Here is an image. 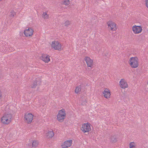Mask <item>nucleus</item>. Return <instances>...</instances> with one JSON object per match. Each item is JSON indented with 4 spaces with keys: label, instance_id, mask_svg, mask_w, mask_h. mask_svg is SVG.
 Here are the masks:
<instances>
[{
    "label": "nucleus",
    "instance_id": "3",
    "mask_svg": "<svg viewBox=\"0 0 148 148\" xmlns=\"http://www.w3.org/2000/svg\"><path fill=\"white\" fill-rule=\"evenodd\" d=\"M33 116V115L31 113L25 114L24 118L25 122L28 124L30 123L32 121Z\"/></svg>",
    "mask_w": 148,
    "mask_h": 148
},
{
    "label": "nucleus",
    "instance_id": "16",
    "mask_svg": "<svg viewBox=\"0 0 148 148\" xmlns=\"http://www.w3.org/2000/svg\"><path fill=\"white\" fill-rule=\"evenodd\" d=\"M38 142L37 140H34L32 143V148H35L38 146Z\"/></svg>",
    "mask_w": 148,
    "mask_h": 148
},
{
    "label": "nucleus",
    "instance_id": "17",
    "mask_svg": "<svg viewBox=\"0 0 148 148\" xmlns=\"http://www.w3.org/2000/svg\"><path fill=\"white\" fill-rule=\"evenodd\" d=\"M47 136L49 138H52L54 135L53 131H49L47 133Z\"/></svg>",
    "mask_w": 148,
    "mask_h": 148
},
{
    "label": "nucleus",
    "instance_id": "22",
    "mask_svg": "<svg viewBox=\"0 0 148 148\" xmlns=\"http://www.w3.org/2000/svg\"><path fill=\"white\" fill-rule=\"evenodd\" d=\"M71 24V21L68 20L66 21L64 23L65 26L66 27H68V26L70 25Z\"/></svg>",
    "mask_w": 148,
    "mask_h": 148
},
{
    "label": "nucleus",
    "instance_id": "4",
    "mask_svg": "<svg viewBox=\"0 0 148 148\" xmlns=\"http://www.w3.org/2000/svg\"><path fill=\"white\" fill-rule=\"evenodd\" d=\"M108 26V28L109 30L113 31H115L117 29L116 24L113 22L112 21H109L107 23Z\"/></svg>",
    "mask_w": 148,
    "mask_h": 148
},
{
    "label": "nucleus",
    "instance_id": "28",
    "mask_svg": "<svg viewBox=\"0 0 148 148\" xmlns=\"http://www.w3.org/2000/svg\"><path fill=\"white\" fill-rule=\"evenodd\" d=\"M2 92L0 91V99L2 98Z\"/></svg>",
    "mask_w": 148,
    "mask_h": 148
},
{
    "label": "nucleus",
    "instance_id": "12",
    "mask_svg": "<svg viewBox=\"0 0 148 148\" xmlns=\"http://www.w3.org/2000/svg\"><path fill=\"white\" fill-rule=\"evenodd\" d=\"M103 93L104 94V96L105 98L107 99L110 98L111 94L110 92L108 89L107 88L103 92Z\"/></svg>",
    "mask_w": 148,
    "mask_h": 148
},
{
    "label": "nucleus",
    "instance_id": "2",
    "mask_svg": "<svg viewBox=\"0 0 148 148\" xmlns=\"http://www.w3.org/2000/svg\"><path fill=\"white\" fill-rule=\"evenodd\" d=\"M92 127L90 123H87L86 124L84 123L82 125L81 129L84 133L88 132L91 131Z\"/></svg>",
    "mask_w": 148,
    "mask_h": 148
},
{
    "label": "nucleus",
    "instance_id": "25",
    "mask_svg": "<svg viewBox=\"0 0 148 148\" xmlns=\"http://www.w3.org/2000/svg\"><path fill=\"white\" fill-rule=\"evenodd\" d=\"M10 17H13L16 14V13L14 11V10H12L10 12Z\"/></svg>",
    "mask_w": 148,
    "mask_h": 148
},
{
    "label": "nucleus",
    "instance_id": "27",
    "mask_svg": "<svg viewBox=\"0 0 148 148\" xmlns=\"http://www.w3.org/2000/svg\"><path fill=\"white\" fill-rule=\"evenodd\" d=\"M146 6L148 8V0H146Z\"/></svg>",
    "mask_w": 148,
    "mask_h": 148
},
{
    "label": "nucleus",
    "instance_id": "20",
    "mask_svg": "<svg viewBox=\"0 0 148 148\" xmlns=\"http://www.w3.org/2000/svg\"><path fill=\"white\" fill-rule=\"evenodd\" d=\"M58 114H64V115H66L65 113V111L64 109H62L60 110L58 113Z\"/></svg>",
    "mask_w": 148,
    "mask_h": 148
},
{
    "label": "nucleus",
    "instance_id": "26",
    "mask_svg": "<svg viewBox=\"0 0 148 148\" xmlns=\"http://www.w3.org/2000/svg\"><path fill=\"white\" fill-rule=\"evenodd\" d=\"M134 144L135 143L134 142H131L129 145L130 148H132L135 147V146L134 145Z\"/></svg>",
    "mask_w": 148,
    "mask_h": 148
},
{
    "label": "nucleus",
    "instance_id": "6",
    "mask_svg": "<svg viewBox=\"0 0 148 148\" xmlns=\"http://www.w3.org/2000/svg\"><path fill=\"white\" fill-rule=\"evenodd\" d=\"M33 32V29L30 28H29L24 30V34L26 37L31 36H32Z\"/></svg>",
    "mask_w": 148,
    "mask_h": 148
},
{
    "label": "nucleus",
    "instance_id": "13",
    "mask_svg": "<svg viewBox=\"0 0 148 148\" xmlns=\"http://www.w3.org/2000/svg\"><path fill=\"white\" fill-rule=\"evenodd\" d=\"M1 121L3 124H8L11 122V121L6 118L5 116H3L1 118Z\"/></svg>",
    "mask_w": 148,
    "mask_h": 148
},
{
    "label": "nucleus",
    "instance_id": "21",
    "mask_svg": "<svg viewBox=\"0 0 148 148\" xmlns=\"http://www.w3.org/2000/svg\"><path fill=\"white\" fill-rule=\"evenodd\" d=\"M4 116H5L6 118L8 119L11 121V119L12 117V115L11 114H5Z\"/></svg>",
    "mask_w": 148,
    "mask_h": 148
},
{
    "label": "nucleus",
    "instance_id": "9",
    "mask_svg": "<svg viewBox=\"0 0 148 148\" xmlns=\"http://www.w3.org/2000/svg\"><path fill=\"white\" fill-rule=\"evenodd\" d=\"M72 140H71L66 141L64 144L61 145L62 148H66L70 147L71 145Z\"/></svg>",
    "mask_w": 148,
    "mask_h": 148
},
{
    "label": "nucleus",
    "instance_id": "5",
    "mask_svg": "<svg viewBox=\"0 0 148 148\" xmlns=\"http://www.w3.org/2000/svg\"><path fill=\"white\" fill-rule=\"evenodd\" d=\"M51 46L55 50L59 51L61 50V44L58 41H54L53 42Z\"/></svg>",
    "mask_w": 148,
    "mask_h": 148
},
{
    "label": "nucleus",
    "instance_id": "19",
    "mask_svg": "<svg viewBox=\"0 0 148 148\" xmlns=\"http://www.w3.org/2000/svg\"><path fill=\"white\" fill-rule=\"evenodd\" d=\"M81 87L80 85L77 86L75 90V92L77 94H78L80 91H81Z\"/></svg>",
    "mask_w": 148,
    "mask_h": 148
},
{
    "label": "nucleus",
    "instance_id": "8",
    "mask_svg": "<svg viewBox=\"0 0 148 148\" xmlns=\"http://www.w3.org/2000/svg\"><path fill=\"white\" fill-rule=\"evenodd\" d=\"M132 30L135 34H138L140 33L142 30V27L140 26L135 25L132 28Z\"/></svg>",
    "mask_w": 148,
    "mask_h": 148
},
{
    "label": "nucleus",
    "instance_id": "15",
    "mask_svg": "<svg viewBox=\"0 0 148 148\" xmlns=\"http://www.w3.org/2000/svg\"><path fill=\"white\" fill-rule=\"evenodd\" d=\"M117 136L116 135L112 136L110 137V142L112 143H115L117 141Z\"/></svg>",
    "mask_w": 148,
    "mask_h": 148
},
{
    "label": "nucleus",
    "instance_id": "24",
    "mask_svg": "<svg viewBox=\"0 0 148 148\" xmlns=\"http://www.w3.org/2000/svg\"><path fill=\"white\" fill-rule=\"evenodd\" d=\"M37 80L35 81L33 83L32 86V88H35L37 85Z\"/></svg>",
    "mask_w": 148,
    "mask_h": 148
},
{
    "label": "nucleus",
    "instance_id": "23",
    "mask_svg": "<svg viewBox=\"0 0 148 148\" xmlns=\"http://www.w3.org/2000/svg\"><path fill=\"white\" fill-rule=\"evenodd\" d=\"M42 16L44 19H47L49 18V15L46 12H43L42 15Z\"/></svg>",
    "mask_w": 148,
    "mask_h": 148
},
{
    "label": "nucleus",
    "instance_id": "18",
    "mask_svg": "<svg viewBox=\"0 0 148 148\" xmlns=\"http://www.w3.org/2000/svg\"><path fill=\"white\" fill-rule=\"evenodd\" d=\"M70 1L69 0H63L61 1L62 4H64L66 5H68Z\"/></svg>",
    "mask_w": 148,
    "mask_h": 148
},
{
    "label": "nucleus",
    "instance_id": "1",
    "mask_svg": "<svg viewBox=\"0 0 148 148\" xmlns=\"http://www.w3.org/2000/svg\"><path fill=\"white\" fill-rule=\"evenodd\" d=\"M138 59L137 57H131L129 60V64L132 68H136L138 66Z\"/></svg>",
    "mask_w": 148,
    "mask_h": 148
},
{
    "label": "nucleus",
    "instance_id": "14",
    "mask_svg": "<svg viewBox=\"0 0 148 148\" xmlns=\"http://www.w3.org/2000/svg\"><path fill=\"white\" fill-rule=\"evenodd\" d=\"M66 116V115H64V114H58L57 115V119L60 122H62Z\"/></svg>",
    "mask_w": 148,
    "mask_h": 148
},
{
    "label": "nucleus",
    "instance_id": "10",
    "mask_svg": "<svg viewBox=\"0 0 148 148\" xmlns=\"http://www.w3.org/2000/svg\"><path fill=\"white\" fill-rule=\"evenodd\" d=\"M40 59L46 63L48 62L50 60L49 56L46 54H42V56L40 57Z\"/></svg>",
    "mask_w": 148,
    "mask_h": 148
},
{
    "label": "nucleus",
    "instance_id": "7",
    "mask_svg": "<svg viewBox=\"0 0 148 148\" xmlns=\"http://www.w3.org/2000/svg\"><path fill=\"white\" fill-rule=\"evenodd\" d=\"M84 60L86 63L88 67H92L93 66V60H91L89 57H86Z\"/></svg>",
    "mask_w": 148,
    "mask_h": 148
},
{
    "label": "nucleus",
    "instance_id": "29",
    "mask_svg": "<svg viewBox=\"0 0 148 148\" xmlns=\"http://www.w3.org/2000/svg\"><path fill=\"white\" fill-rule=\"evenodd\" d=\"M135 148V147H133V148Z\"/></svg>",
    "mask_w": 148,
    "mask_h": 148
},
{
    "label": "nucleus",
    "instance_id": "11",
    "mask_svg": "<svg viewBox=\"0 0 148 148\" xmlns=\"http://www.w3.org/2000/svg\"><path fill=\"white\" fill-rule=\"evenodd\" d=\"M120 87L123 88H125L128 87L127 83L124 79H121L120 82Z\"/></svg>",
    "mask_w": 148,
    "mask_h": 148
}]
</instances>
